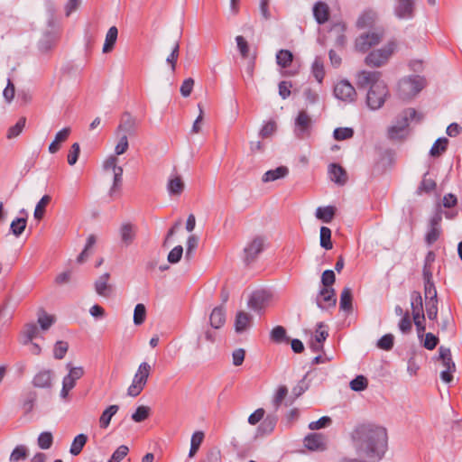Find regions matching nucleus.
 I'll use <instances>...</instances> for the list:
<instances>
[{
	"instance_id": "obj_4",
	"label": "nucleus",
	"mask_w": 462,
	"mask_h": 462,
	"mask_svg": "<svg viewBox=\"0 0 462 462\" xmlns=\"http://www.w3.org/2000/svg\"><path fill=\"white\" fill-rule=\"evenodd\" d=\"M416 116L413 108H408L402 112L396 122L388 128V137L391 140L399 141L404 139L408 135V125L410 119Z\"/></svg>"
},
{
	"instance_id": "obj_12",
	"label": "nucleus",
	"mask_w": 462,
	"mask_h": 462,
	"mask_svg": "<svg viewBox=\"0 0 462 462\" xmlns=\"http://www.w3.org/2000/svg\"><path fill=\"white\" fill-rule=\"evenodd\" d=\"M415 11V0H395L393 13L402 20L413 18Z\"/></svg>"
},
{
	"instance_id": "obj_36",
	"label": "nucleus",
	"mask_w": 462,
	"mask_h": 462,
	"mask_svg": "<svg viewBox=\"0 0 462 462\" xmlns=\"http://www.w3.org/2000/svg\"><path fill=\"white\" fill-rule=\"evenodd\" d=\"M293 60L291 51L288 50H280L276 54V61L282 68H288Z\"/></svg>"
},
{
	"instance_id": "obj_49",
	"label": "nucleus",
	"mask_w": 462,
	"mask_h": 462,
	"mask_svg": "<svg viewBox=\"0 0 462 462\" xmlns=\"http://www.w3.org/2000/svg\"><path fill=\"white\" fill-rule=\"evenodd\" d=\"M180 43L179 41H175L171 52L166 59V62L171 65V71L174 72L176 69V62L179 57Z\"/></svg>"
},
{
	"instance_id": "obj_24",
	"label": "nucleus",
	"mask_w": 462,
	"mask_h": 462,
	"mask_svg": "<svg viewBox=\"0 0 462 462\" xmlns=\"http://www.w3.org/2000/svg\"><path fill=\"white\" fill-rule=\"evenodd\" d=\"M185 188V183L178 174L171 175L167 183V190L171 196L180 195Z\"/></svg>"
},
{
	"instance_id": "obj_60",
	"label": "nucleus",
	"mask_w": 462,
	"mask_h": 462,
	"mask_svg": "<svg viewBox=\"0 0 462 462\" xmlns=\"http://www.w3.org/2000/svg\"><path fill=\"white\" fill-rule=\"evenodd\" d=\"M393 339L392 334H386L378 340L377 346L383 350H391L393 346Z\"/></svg>"
},
{
	"instance_id": "obj_17",
	"label": "nucleus",
	"mask_w": 462,
	"mask_h": 462,
	"mask_svg": "<svg viewBox=\"0 0 462 462\" xmlns=\"http://www.w3.org/2000/svg\"><path fill=\"white\" fill-rule=\"evenodd\" d=\"M316 301L318 307L323 310L335 307L337 303L335 290L333 288H322Z\"/></svg>"
},
{
	"instance_id": "obj_5",
	"label": "nucleus",
	"mask_w": 462,
	"mask_h": 462,
	"mask_svg": "<svg viewBox=\"0 0 462 462\" xmlns=\"http://www.w3.org/2000/svg\"><path fill=\"white\" fill-rule=\"evenodd\" d=\"M152 367L147 362L139 365L136 373L134 375L132 383L127 389V394L131 397L138 396L145 387Z\"/></svg>"
},
{
	"instance_id": "obj_7",
	"label": "nucleus",
	"mask_w": 462,
	"mask_h": 462,
	"mask_svg": "<svg viewBox=\"0 0 462 462\" xmlns=\"http://www.w3.org/2000/svg\"><path fill=\"white\" fill-rule=\"evenodd\" d=\"M438 361H440L443 370L440 372V379L449 383L453 381V374L456 372V364L454 363L451 356V351L448 347L439 346V356L436 357Z\"/></svg>"
},
{
	"instance_id": "obj_9",
	"label": "nucleus",
	"mask_w": 462,
	"mask_h": 462,
	"mask_svg": "<svg viewBox=\"0 0 462 462\" xmlns=\"http://www.w3.org/2000/svg\"><path fill=\"white\" fill-rule=\"evenodd\" d=\"M273 294L265 290L254 291L248 299V307L257 312H263L272 302Z\"/></svg>"
},
{
	"instance_id": "obj_11",
	"label": "nucleus",
	"mask_w": 462,
	"mask_h": 462,
	"mask_svg": "<svg viewBox=\"0 0 462 462\" xmlns=\"http://www.w3.org/2000/svg\"><path fill=\"white\" fill-rule=\"evenodd\" d=\"M334 96L344 102H353L356 97V91L351 83L346 79L340 80L334 87Z\"/></svg>"
},
{
	"instance_id": "obj_22",
	"label": "nucleus",
	"mask_w": 462,
	"mask_h": 462,
	"mask_svg": "<svg viewBox=\"0 0 462 462\" xmlns=\"http://www.w3.org/2000/svg\"><path fill=\"white\" fill-rule=\"evenodd\" d=\"M252 316L245 311H238L235 319V330L236 333H243L252 325Z\"/></svg>"
},
{
	"instance_id": "obj_45",
	"label": "nucleus",
	"mask_w": 462,
	"mask_h": 462,
	"mask_svg": "<svg viewBox=\"0 0 462 462\" xmlns=\"http://www.w3.org/2000/svg\"><path fill=\"white\" fill-rule=\"evenodd\" d=\"M146 318V309L142 303H138L134 310V323L136 326L143 324Z\"/></svg>"
},
{
	"instance_id": "obj_43",
	"label": "nucleus",
	"mask_w": 462,
	"mask_h": 462,
	"mask_svg": "<svg viewBox=\"0 0 462 462\" xmlns=\"http://www.w3.org/2000/svg\"><path fill=\"white\" fill-rule=\"evenodd\" d=\"M448 144V139L447 138H439L436 140V142L433 143L430 154L433 157L439 156L443 152L446 151Z\"/></svg>"
},
{
	"instance_id": "obj_58",
	"label": "nucleus",
	"mask_w": 462,
	"mask_h": 462,
	"mask_svg": "<svg viewBox=\"0 0 462 462\" xmlns=\"http://www.w3.org/2000/svg\"><path fill=\"white\" fill-rule=\"evenodd\" d=\"M424 294L426 300H437V291L433 280L424 281Z\"/></svg>"
},
{
	"instance_id": "obj_21",
	"label": "nucleus",
	"mask_w": 462,
	"mask_h": 462,
	"mask_svg": "<svg viewBox=\"0 0 462 462\" xmlns=\"http://www.w3.org/2000/svg\"><path fill=\"white\" fill-rule=\"evenodd\" d=\"M211 328L218 329L226 323V311L222 306L216 307L209 315Z\"/></svg>"
},
{
	"instance_id": "obj_51",
	"label": "nucleus",
	"mask_w": 462,
	"mask_h": 462,
	"mask_svg": "<svg viewBox=\"0 0 462 462\" xmlns=\"http://www.w3.org/2000/svg\"><path fill=\"white\" fill-rule=\"evenodd\" d=\"M303 97L307 105H315L319 101V92L311 88L304 89Z\"/></svg>"
},
{
	"instance_id": "obj_53",
	"label": "nucleus",
	"mask_w": 462,
	"mask_h": 462,
	"mask_svg": "<svg viewBox=\"0 0 462 462\" xmlns=\"http://www.w3.org/2000/svg\"><path fill=\"white\" fill-rule=\"evenodd\" d=\"M426 313L430 320H436L438 317V300H426Z\"/></svg>"
},
{
	"instance_id": "obj_38",
	"label": "nucleus",
	"mask_w": 462,
	"mask_h": 462,
	"mask_svg": "<svg viewBox=\"0 0 462 462\" xmlns=\"http://www.w3.org/2000/svg\"><path fill=\"white\" fill-rule=\"evenodd\" d=\"M203 439H204V433L202 431H196L193 433L191 439H190V448H189V457H192L195 456V454L199 450Z\"/></svg>"
},
{
	"instance_id": "obj_2",
	"label": "nucleus",
	"mask_w": 462,
	"mask_h": 462,
	"mask_svg": "<svg viewBox=\"0 0 462 462\" xmlns=\"http://www.w3.org/2000/svg\"><path fill=\"white\" fill-rule=\"evenodd\" d=\"M381 72L361 70L356 74L358 88H368L366 93V105L372 110L379 109L384 104L388 95V88L381 79Z\"/></svg>"
},
{
	"instance_id": "obj_59",
	"label": "nucleus",
	"mask_w": 462,
	"mask_h": 462,
	"mask_svg": "<svg viewBox=\"0 0 462 462\" xmlns=\"http://www.w3.org/2000/svg\"><path fill=\"white\" fill-rule=\"evenodd\" d=\"M336 281V276L334 271L326 270L323 272L321 275V283L323 288H332L331 286L334 284Z\"/></svg>"
},
{
	"instance_id": "obj_47",
	"label": "nucleus",
	"mask_w": 462,
	"mask_h": 462,
	"mask_svg": "<svg viewBox=\"0 0 462 462\" xmlns=\"http://www.w3.org/2000/svg\"><path fill=\"white\" fill-rule=\"evenodd\" d=\"M128 453L129 448L126 445H121L113 452L107 462H121Z\"/></svg>"
},
{
	"instance_id": "obj_25",
	"label": "nucleus",
	"mask_w": 462,
	"mask_h": 462,
	"mask_svg": "<svg viewBox=\"0 0 462 462\" xmlns=\"http://www.w3.org/2000/svg\"><path fill=\"white\" fill-rule=\"evenodd\" d=\"M328 172L331 180L338 185H344L347 180L346 171L343 167L337 163L329 165Z\"/></svg>"
},
{
	"instance_id": "obj_8",
	"label": "nucleus",
	"mask_w": 462,
	"mask_h": 462,
	"mask_svg": "<svg viewBox=\"0 0 462 462\" xmlns=\"http://www.w3.org/2000/svg\"><path fill=\"white\" fill-rule=\"evenodd\" d=\"M384 31L377 28L375 31L363 33L356 39L355 47L361 52L367 51L371 47L377 45L383 40Z\"/></svg>"
},
{
	"instance_id": "obj_64",
	"label": "nucleus",
	"mask_w": 462,
	"mask_h": 462,
	"mask_svg": "<svg viewBox=\"0 0 462 462\" xmlns=\"http://www.w3.org/2000/svg\"><path fill=\"white\" fill-rule=\"evenodd\" d=\"M183 254V248L181 245H176L174 248L171 250L168 254V262L171 263H177L181 259Z\"/></svg>"
},
{
	"instance_id": "obj_10",
	"label": "nucleus",
	"mask_w": 462,
	"mask_h": 462,
	"mask_svg": "<svg viewBox=\"0 0 462 462\" xmlns=\"http://www.w3.org/2000/svg\"><path fill=\"white\" fill-rule=\"evenodd\" d=\"M312 125L311 117L305 110L299 112L294 122V134L298 138H305L310 135Z\"/></svg>"
},
{
	"instance_id": "obj_52",
	"label": "nucleus",
	"mask_w": 462,
	"mask_h": 462,
	"mask_svg": "<svg viewBox=\"0 0 462 462\" xmlns=\"http://www.w3.org/2000/svg\"><path fill=\"white\" fill-rule=\"evenodd\" d=\"M53 442L52 434L49 431L42 432L38 437V445L42 449H48Z\"/></svg>"
},
{
	"instance_id": "obj_35",
	"label": "nucleus",
	"mask_w": 462,
	"mask_h": 462,
	"mask_svg": "<svg viewBox=\"0 0 462 462\" xmlns=\"http://www.w3.org/2000/svg\"><path fill=\"white\" fill-rule=\"evenodd\" d=\"M51 198L50 195H44L39 202L36 204L33 217L37 220H41L45 214V208L48 206V204L51 202Z\"/></svg>"
},
{
	"instance_id": "obj_40",
	"label": "nucleus",
	"mask_w": 462,
	"mask_h": 462,
	"mask_svg": "<svg viewBox=\"0 0 462 462\" xmlns=\"http://www.w3.org/2000/svg\"><path fill=\"white\" fill-rule=\"evenodd\" d=\"M311 70L316 80L319 83H321L325 76V70L323 62L319 58L315 59L314 62L312 63Z\"/></svg>"
},
{
	"instance_id": "obj_50",
	"label": "nucleus",
	"mask_w": 462,
	"mask_h": 462,
	"mask_svg": "<svg viewBox=\"0 0 462 462\" xmlns=\"http://www.w3.org/2000/svg\"><path fill=\"white\" fill-rule=\"evenodd\" d=\"M368 385L367 379L363 375H357L350 382V388L355 392H361L366 389Z\"/></svg>"
},
{
	"instance_id": "obj_15",
	"label": "nucleus",
	"mask_w": 462,
	"mask_h": 462,
	"mask_svg": "<svg viewBox=\"0 0 462 462\" xmlns=\"http://www.w3.org/2000/svg\"><path fill=\"white\" fill-rule=\"evenodd\" d=\"M138 125L137 119L130 113L125 112L121 117L120 124L117 127V134L127 135H134Z\"/></svg>"
},
{
	"instance_id": "obj_34",
	"label": "nucleus",
	"mask_w": 462,
	"mask_h": 462,
	"mask_svg": "<svg viewBox=\"0 0 462 462\" xmlns=\"http://www.w3.org/2000/svg\"><path fill=\"white\" fill-rule=\"evenodd\" d=\"M38 323L43 331L48 330L55 322V317L48 314L45 310L38 311Z\"/></svg>"
},
{
	"instance_id": "obj_32",
	"label": "nucleus",
	"mask_w": 462,
	"mask_h": 462,
	"mask_svg": "<svg viewBox=\"0 0 462 462\" xmlns=\"http://www.w3.org/2000/svg\"><path fill=\"white\" fill-rule=\"evenodd\" d=\"M87 435L83 433L77 435L71 443L69 453L73 456H78L79 454H80L84 446L87 443Z\"/></svg>"
},
{
	"instance_id": "obj_41",
	"label": "nucleus",
	"mask_w": 462,
	"mask_h": 462,
	"mask_svg": "<svg viewBox=\"0 0 462 462\" xmlns=\"http://www.w3.org/2000/svg\"><path fill=\"white\" fill-rule=\"evenodd\" d=\"M26 218L25 217H16L14 219L10 225L11 232L15 236H19L24 231L26 227Z\"/></svg>"
},
{
	"instance_id": "obj_57",
	"label": "nucleus",
	"mask_w": 462,
	"mask_h": 462,
	"mask_svg": "<svg viewBox=\"0 0 462 462\" xmlns=\"http://www.w3.org/2000/svg\"><path fill=\"white\" fill-rule=\"evenodd\" d=\"M27 457V448L24 446H17L10 455V461L18 462L25 459Z\"/></svg>"
},
{
	"instance_id": "obj_33",
	"label": "nucleus",
	"mask_w": 462,
	"mask_h": 462,
	"mask_svg": "<svg viewBox=\"0 0 462 462\" xmlns=\"http://www.w3.org/2000/svg\"><path fill=\"white\" fill-rule=\"evenodd\" d=\"M339 307L344 311L349 312L352 310V291L350 288L346 287L343 289L340 295Z\"/></svg>"
},
{
	"instance_id": "obj_48",
	"label": "nucleus",
	"mask_w": 462,
	"mask_h": 462,
	"mask_svg": "<svg viewBox=\"0 0 462 462\" xmlns=\"http://www.w3.org/2000/svg\"><path fill=\"white\" fill-rule=\"evenodd\" d=\"M354 130L350 127H338L334 130L333 136L337 141L349 139L353 136Z\"/></svg>"
},
{
	"instance_id": "obj_20",
	"label": "nucleus",
	"mask_w": 462,
	"mask_h": 462,
	"mask_svg": "<svg viewBox=\"0 0 462 462\" xmlns=\"http://www.w3.org/2000/svg\"><path fill=\"white\" fill-rule=\"evenodd\" d=\"M110 274L106 273L100 275L95 282V291L102 297H108L112 292V285L108 283Z\"/></svg>"
},
{
	"instance_id": "obj_56",
	"label": "nucleus",
	"mask_w": 462,
	"mask_h": 462,
	"mask_svg": "<svg viewBox=\"0 0 462 462\" xmlns=\"http://www.w3.org/2000/svg\"><path fill=\"white\" fill-rule=\"evenodd\" d=\"M24 125H25V118H23V117L20 118L14 125L11 126L8 129L7 138L12 139V138L18 136L22 133Z\"/></svg>"
},
{
	"instance_id": "obj_26",
	"label": "nucleus",
	"mask_w": 462,
	"mask_h": 462,
	"mask_svg": "<svg viewBox=\"0 0 462 462\" xmlns=\"http://www.w3.org/2000/svg\"><path fill=\"white\" fill-rule=\"evenodd\" d=\"M289 173V170L286 166H280L274 170L267 171L262 178L263 182L274 181L282 178H285Z\"/></svg>"
},
{
	"instance_id": "obj_63",
	"label": "nucleus",
	"mask_w": 462,
	"mask_h": 462,
	"mask_svg": "<svg viewBox=\"0 0 462 462\" xmlns=\"http://www.w3.org/2000/svg\"><path fill=\"white\" fill-rule=\"evenodd\" d=\"M287 393H288V389L286 386L282 385L278 388V390L273 397V400L275 410H278L282 402L286 397Z\"/></svg>"
},
{
	"instance_id": "obj_19",
	"label": "nucleus",
	"mask_w": 462,
	"mask_h": 462,
	"mask_svg": "<svg viewBox=\"0 0 462 462\" xmlns=\"http://www.w3.org/2000/svg\"><path fill=\"white\" fill-rule=\"evenodd\" d=\"M304 445L310 450H324L326 448V439L322 434L311 433L305 437Z\"/></svg>"
},
{
	"instance_id": "obj_1",
	"label": "nucleus",
	"mask_w": 462,
	"mask_h": 462,
	"mask_svg": "<svg viewBox=\"0 0 462 462\" xmlns=\"http://www.w3.org/2000/svg\"><path fill=\"white\" fill-rule=\"evenodd\" d=\"M356 455L367 462L381 461L388 449V434L384 427L364 423L351 434Z\"/></svg>"
},
{
	"instance_id": "obj_42",
	"label": "nucleus",
	"mask_w": 462,
	"mask_h": 462,
	"mask_svg": "<svg viewBox=\"0 0 462 462\" xmlns=\"http://www.w3.org/2000/svg\"><path fill=\"white\" fill-rule=\"evenodd\" d=\"M320 246L327 250L333 247L331 242V230L327 226L320 227Z\"/></svg>"
},
{
	"instance_id": "obj_37",
	"label": "nucleus",
	"mask_w": 462,
	"mask_h": 462,
	"mask_svg": "<svg viewBox=\"0 0 462 462\" xmlns=\"http://www.w3.org/2000/svg\"><path fill=\"white\" fill-rule=\"evenodd\" d=\"M277 423V417L275 415H268L258 427V431L263 434H270Z\"/></svg>"
},
{
	"instance_id": "obj_18",
	"label": "nucleus",
	"mask_w": 462,
	"mask_h": 462,
	"mask_svg": "<svg viewBox=\"0 0 462 462\" xmlns=\"http://www.w3.org/2000/svg\"><path fill=\"white\" fill-rule=\"evenodd\" d=\"M378 20L377 13L372 9L365 10L356 20L358 29L373 28Z\"/></svg>"
},
{
	"instance_id": "obj_61",
	"label": "nucleus",
	"mask_w": 462,
	"mask_h": 462,
	"mask_svg": "<svg viewBox=\"0 0 462 462\" xmlns=\"http://www.w3.org/2000/svg\"><path fill=\"white\" fill-rule=\"evenodd\" d=\"M331 419L328 416H323L316 421H311L309 424V429L311 430H320L331 424Z\"/></svg>"
},
{
	"instance_id": "obj_29",
	"label": "nucleus",
	"mask_w": 462,
	"mask_h": 462,
	"mask_svg": "<svg viewBox=\"0 0 462 462\" xmlns=\"http://www.w3.org/2000/svg\"><path fill=\"white\" fill-rule=\"evenodd\" d=\"M336 208L333 206L319 207L316 209V217L324 223H330L334 218Z\"/></svg>"
},
{
	"instance_id": "obj_6",
	"label": "nucleus",
	"mask_w": 462,
	"mask_h": 462,
	"mask_svg": "<svg viewBox=\"0 0 462 462\" xmlns=\"http://www.w3.org/2000/svg\"><path fill=\"white\" fill-rule=\"evenodd\" d=\"M395 47L394 42H389L383 48L371 51L365 59V64L373 68L383 66L393 55Z\"/></svg>"
},
{
	"instance_id": "obj_55",
	"label": "nucleus",
	"mask_w": 462,
	"mask_h": 462,
	"mask_svg": "<svg viewBox=\"0 0 462 462\" xmlns=\"http://www.w3.org/2000/svg\"><path fill=\"white\" fill-rule=\"evenodd\" d=\"M271 339L275 343H281L286 338V330L282 326L274 327L270 334Z\"/></svg>"
},
{
	"instance_id": "obj_13",
	"label": "nucleus",
	"mask_w": 462,
	"mask_h": 462,
	"mask_svg": "<svg viewBox=\"0 0 462 462\" xmlns=\"http://www.w3.org/2000/svg\"><path fill=\"white\" fill-rule=\"evenodd\" d=\"M265 238L263 236H256L250 241L244 249L245 261L249 263L254 261L257 255L263 250Z\"/></svg>"
},
{
	"instance_id": "obj_31",
	"label": "nucleus",
	"mask_w": 462,
	"mask_h": 462,
	"mask_svg": "<svg viewBox=\"0 0 462 462\" xmlns=\"http://www.w3.org/2000/svg\"><path fill=\"white\" fill-rule=\"evenodd\" d=\"M119 406L113 404L108 406L99 418V426L101 429H106L111 421L112 417L118 411Z\"/></svg>"
},
{
	"instance_id": "obj_39",
	"label": "nucleus",
	"mask_w": 462,
	"mask_h": 462,
	"mask_svg": "<svg viewBox=\"0 0 462 462\" xmlns=\"http://www.w3.org/2000/svg\"><path fill=\"white\" fill-rule=\"evenodd\" d=\"M24 339L23 341V345H28L33 338L37 337L39 335V328L36 324L29 323L25 325L23 330Z\"/></svg>"
},
{
	"instance_id": "obj_16",
	"label": "nucleus",
	"mask_w": 462,
	"mask_h": 462,
	"mask_svg": "<svg viewBox=\"0 0 462 462\" xmlns=\"http://www.w3.org/2000/svg\"><path fill=\"white\" fill-rule=\"evenodd\" d=\"M136 232L137 227L134 224L123 222L118 228L121 244L126 247L132 245L136 237Z\"/></svg>"
},
{
	"instance_id": "obj_3",
	"label": "nucleus",
	"mask_w": 462,
	"mask_h": 462,
	"mask_svg": "<svg viewBox=\"0 0 462 462\" xmlns=\"http://www.w3.org/2000/svg\"><path fill=\"white\" fill-rule=\"evenodd\" d=\"M425 87V79L419 75L404 77L399 81L398 95L403 100L414 97Z\"/></svg>"
},
{
	"instance_id": "obj_28",
	"label": "nucleus",
	"mask_w": 462,
	"mask_h": 462,
	"mask_svg": "<svg viewBox=\"0 0 462 462\" xmlns=\"http://www.w3.org/2000/svg\"><path fill=\"white\" fill-rule=\"evenodd\" d=\"M411 306L412 310V318L425 316L423 312L422 297L419 291L411 293Z\"/></svg>"
},
{
	"instance_id": "obj_54",
	"label": "nucleus",
	"mask_w": 462,
	"mask_h": 462,
	"mask_svg": "<svg viewBox=\"0 0 462 462\" xmlns=\"http://www.w3.org/2000/svg\"><path fill=\"white\" fill-rule=\"evenodd\" d=\"M346 30L345 24L343 23H335L331 28L332 33H337V43L339 46H343L345 44L346 37L344 35V32Z\"/></svg>"
},
{
	"instance_id": "obj_62",
	"label": "nucleus",
	"mask_w": 462,
	"mask_h": 462,
	"mask_svg": "<svg viewBox=\"0 0 462 462\" xmlns=\"http://www.w3.org/2000/svg\"><path fill=\"white\" fill-rule=\"evenodd\" d=\"M441 227H435L430 226L429 231L427 232L425 237L427 244L430 245L434 244L439 239Z\"/></svg>"
},
{
	"instance_id": "obj_23",
	"label": "nucleus",
	"mask_w": 462,
	"mask_h": 462,
	"mask_svg": "<svg viewBox=\"0 0 462 462\" xmlns=\"http://www.w3.org/2000/svg\"><path fill=\"white\" fill-rule=\"evenodd\" d=\"M313 16L319 24L325 23L329 17L328 5L324 2H317L313 6Z\"/></svg>"
},
{
	"instance_id": "obj_27",
	"label": "nucleus",
	"mask_w": 462,
	"mask_h": 462,
	"mask_svg": "<svg viewBox=\"0 0 462 462\" xmlns=\"http://www.w3.org/2000/svg\"><path fill=\"white\" fill-rule=\"evenodd\" d=\"M70 131L69 127H65L56 134L54 140L49 145V152L51 153H56L60 150V143L68 139Z\"/></svg>"
},
{
	"instance_id": "obj_14",
	"label": "nucleus",
	"mask_w": 462,
	"mask_h": 462,
	"mask_svg": "<svg viewBox=\"0 0 462 462\" xmlns=\"http://www.w3.org/2000/svg\"><path fill=\"white\" fill-rule=\"evenodd\" d=\"M54 373L51 369H42L35 374L32 383L35 388L50 390L53 385Z\"/></svg>"
},
{
	"instance_id": "obj_30",
	"label": "nucleus",
	"mask_w": 462,
	"mask_h": 462,
	"mask_svg": "<svg viewBox=\"0 0 462 462\" xmlns=\"http://www.w3.org/2000/svg\"><path fill=\"white\" fill-rule=\"evenodd\" d=\"M117 35L118 30L116 26H112L108 29L103 46L104 53H108L114 49L115 43L117 40Z\"/></svg>"
},
{
	"instance_id": "obj_46",
	"label": "nucleus",
	"mask_w": 462,
	"mask_h": 462,
	"mask_svg": "<svg viewBox=\"0 0 462 462\" xmlns=\"http://www.w3.org/2000/svg\"><path fill=\"white\" fill-rule=\"evenodd\" d=\"M150 415V408L147 406H139L135 411L132 414V420L134 422H142L145 420Z\"/></svg>"
},
{
	"instance_id": "obj_44",
	"label": "nucleus",
	"mask_w": 462,
	"mask_h": 462,
	"mask_svg": "<svg viewBox=\"0 0 462 462\" xmlns=\"http://www.w3.org/2000/svg\"><path fill=\"white\" fill-rule=\"evenodd\" d=\"M69 349V344L66 341H57L53 348V356L55 359L61 360L66 356Z\"/></svg>"
}]
</instances>
